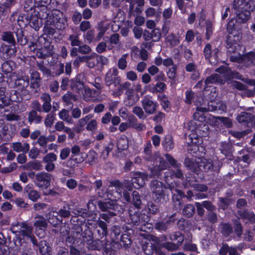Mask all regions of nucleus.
Listing matches in <instances>:
<instances>
[{"instance_id":"58836bf2","label":"nucleus","mask_w":255,"mask_h":255,"mask_svg":"<svg viewBox=\"0 0 255 255\" xmlns=\"http://www.w3.org/2000/svg\"><path fill=\"white\" fill-rule=\"evenodd\" d=\"M194 104L196 106V110L198 111L201 112H206L209 110V105H208V107H206L205 102L204 100L200 98H198V100L194 101Z\"/></svg>"},{"instance_id":"69168bd1","label":"nucleus","mask_w":255,"mask_h":255,"mask_svg":"<svg viewBox=\"0 0 255 255\" xmlns=\"http://www.w3.org/2000/svg\"><path fill=\"white\" fill-rule=\"evenodd\" d=\"M132 202L134 206L136 208L135 209H139L140 208V205L141 204V200L140 199L139 193L136 191H134L132 192Z\"/></svg>"},{"instance_id":"412c9836","label":"nucleus","mask_w":255,"mask_h":255,"mask_svg":"<svg viewBox=\"0 0 255 255\" xmlns=\"http://www.w3.org/2000/svg\"><path fill=\"white\" fill-rule=\"evenodd\" d=\"M87 247L91 250H100L103 249L106 244V240L99 239L94 240V238L87 244Z\"/></svg>"},{"instance_id":"3c124183","label":"nucleus","mask_w":255,"mask_h":255,"mask_svg":"<svg viewBox=\"0 0 255 255\" xmlns=\"http://www.w3.org/2000/svg\"><path fill=\"white\" fill-rule=\"evenodd\" d=\"M220 227L221 232L225 237H228L233 232V228L229 224L222 223Z\"/></svg>"},{"instance_id":"4c0bfd02","label":"nucleus","mask_w":255,"mask_h":255,"mask_svg":"<svg viewBox=\"0 0 255 255\" xmlns=\"http://www.w3.org/2000/svg\"><path fill=\"white\" fill-rule=\"evenodd\" d=\"M162 145L166 151L171 150L174 148L173 138L171 135H167L162 141Z\"/></svg>"},{"instance_id":"864d4df0","label":"nucleus","mask_w":255,"mask_h":255,"mask_svg":"<svg viewBox=\"0 0 255 255\" xmlns=\"http://www.w3.org/2000/svg\"><path fill=\"white\" fill-rule=\"evenodd\" d=\"M174 221L171 219L167 220L166 222H160L156 223L155 225V228L156 229L159 231H165L167 228L168 225L171 223L173 222Z\"/></svg>"},{"instance_id":"c756f323","label":"nucleus","mask_w":255,"mask_h":255,"mask_svg":"<svg viewBox=\"0 0 255 255\" xmlns=\"http://www.w3.org/2000/svg\"><path fill=\"white\" fill-rule=\"evenodd\" d=\"M252 10L236 11L237 20L239 22L245 23L250 18Z\"/></svg>"},{"instance_id":"2f4dec72","label":"nucleus","mask_w":255,"mask_h":255,"mask_svg":"<svg viewBox=\"0 0 255 255\" xmlns=\"http://www.w3.org/2000/svg\"><path fill=\"white\" fill-rule=\"evenodd\" d=\"M253 119V115L250 113L243 112L237 117V120L240 123L248 124L252 122Z\"/></svg>"},{"instance_id":"5701e85b","label":"nucleus","mask_w":255,"mask_h":255,"mask_svg":"<svg viewBox=\"0 0 255 255\" xmlns=\"http://www.w3.org/2000/svg\"><path fill=\"white\" fill-rule=\"evenodd\" d=\"M26 22H28L30 26L37 31L42 26V19L38 17L36 14L31 15L29 18L25 17Z\"/></svg>"},{"instance_id":"4468645a","label":"nucleus","mask_w":255,"mask_h":255,"mask_svg":"<svg viewBox=\"0 0 255 255\" xmlns=\"http://www.w3.org/2000/svg\"><path fill=\"white\" fill-rule=\"evenodd\" d=\"M216 72L220 73L223 75V76L227 79L231 78H236L237 79L244 81V79L242 78V76L237 72H232L231 69L226 66H222L216 70Z\"/></svg>"},{"instance_id":"f704fd0d","label":"nucleus","mask_w":255,"mask_h":255,"mask_svg":"<svg viewBox=\"0 0 255 255\" xmlns=\"http://www.w3.org/2000/svg\"><path fill=\"white\" fill-rule=\"evenodd\" d=\"M243 63L247 67L252 65H255V53L253 52L248 53L243 56Z\"/></svg>"},{"instance_id":"680f3d73","label":"nucleus","mask_w":255,"mask_h":255,"mask_svg":"<svg viewBox=\"0 0 255 255\" xmlns=\"http://www.w3.org/2000/svg\"><path fill=\"white\" fill-rule=\"evenodd\" d=\"M166 41L172 47L177 45L180 43L179 38L173 34H169L166 38Z\"/></svg>"},{"instance_id":"49530a36","label":"nucleus","mask_w":255,"mask_h":255,"mask_svg":"<svg viewBox=\"0 0 255 255\" xmlns=\"http://www.w3.org/2000/svg\"><path fill=\"white\" fill-rule=\"evenodd\" d=\"M161 35L159 29L155 28L152 30L151 32L148 33L147 37H145L146 40H148L152 38L154 41H158L161 38Z\"/></svg>"},{"instance_id":"f8f14e48","label":"nucleus","mask_w":255,"mask_h":255,"mask_svg":"<svg viewBox=\"0 0 255 255\" xmlns=\"http://www.w3.org/2000/svg\"><path fill=\"white\" fill-rule=\"evenodd\" d=\"M141 104L145 113L148 115L153 114L158 106L157 103L154 101L149 95H145L141 101Z\"/></svg>"},{"instance_id":"a19ab883","label":"nucleus","mask_w":255,"mask_h":255,"mask_svg":"<svg viewBox=\"0 0 255 255\" xmlns=\"http://www.w3.org/2000/svg\"><path fill=\"white\" fill-rule=\"evenodd\" d=\"M86 65L90 68H93L97 65V54L95 53H93L90 55H87Z\"/></svg>"},{"instance_id":"f3484780","label":"nucleus","mask_w":255,"mask_h":255,"mask_svg":"<svg viewBox=\"0 0 255 255\" xmlns=\"http://www.w3.org/2000/svg\"><path fill=\"white\" fill-rule=\"evenodd\" d=\"M197 158L198 160L194 157L192 158L186 157L184 161V164L189 170L198 174L199 168L200 169L199 167L200 160L198 159L199 157Z\"/></svg>"},{"instance_id":"052dcab7","label":"nucleus","mask_w":255,"mask_h":255,"mask_svg":"<svg viewBox=\"0 0 255 255\" xmlns=\"http://www.w3.org/2000/svg\"><path fill=\"white\" fill-rule=\"evenodd\" d=\"M195 212V207L191 204H187L183 209V214L187 217H191Z\"/></svg>"},{"instance_id":"a878e982","label":"nucleus","mask_w":255,"mask_h":255,"mask_svg":"<svg viewBox=\"0 0 255 255\" xmlns=\"http://www.w3.org/2000/svg\"><path fill=\"white\" fill-rule=\"evenodd\" d=\"M11 147L16 152L26 153L29 150L30 145L27 142H15L12 143Z\"/></svg>"},{"instance_id":"1a4fd4ad","label":"nucleus","mask_w":255,"mask_h":255,"mask_svg":"<svg viewBox=\"0 0 255 255\" xmlns=\"http://www.w3.org/2000/svg\"><path fill=\"white\" fill-rule=\"evenodd\" d=\"M154 160L153 161L155 166L152 168L150 170L152 173L151 176L155 177L158 176L160 175V172L162 170L165 169L167 167V163L161 156L159 153L156 152L154 153Z\"/></svg>"},{"instance_id":"72a5a7b5","label":"nucleus","mask_w":255,"mask_h":255,"mask_svg":"<svg viewBox=\"0 0 255 255\" xmlns=\"http://www.w3.org/2000/svg\"><path fill=\"white\" fill-rule=\"evenodd\" d=\"M98 205L99 208L103 212H107L109 209H114L116 206L115 203L113 201L106 202L99 201Z\"/></svg>"},{"instance_id":"dca6fc26","label":"nucleus","mask_w":255,"mask_h":255,"mask_svg":"<svg viewBox=\"0 0 255 255\" xmlns=\"http://www.w3.org/2000/svg\"><path fill=\"white\" fill-rule=\"evenodd\" d=\"M239 37L237 35H228L227 36L226 44L228 51L229 53H234L239 46L238 41Z\"/></svg>"},{"instance_id":"13d9d810","label":"nucleus","mask_w":255,"mask_h":255,"mask_svg":"<svg viewBox=\"0 0 255 255\" xmlns=\"http://www.w3.org/2000/svg\"><path fill=\"white\" fill-rule=\"evenodd\" d=\"M175 170L171 171H168L165 172V178L167 179L168 176L169 174L170 175H171L172 176H175L178 178H183V173L182 171L180 170L179 168L180 167H174ZM167 179H166L167 180Z\"/></svg>"},{"instance_id":"4be33fe9","label":"nucleus","mask_w":255,"mask_h":255,"mask_svg":"<svg viewBox=\"0 0 255 255\" xmlns=\"http://www.w3.org/2000/svg\"><path fill=\"white\" fill-rule=\"evenodd\" d=\"M40 99L43 102L41 107L42 112L46 113H49L52 109L51 104V98L50 96L48 94L44 93L41 95Z\"/></svg>"},{"instance_id":"79ce46f5","label":"nucleus","mask_w":255,"mask_h":255,"mask_svg":"<svg viewBox=\"0 0 255 255\" xmlns=\"http://www.w3.org/2000/svg\"><path fill=\"white\" fill-rule=\"evenodd\" d=\"M50 19L51 16H49V19L47 20L44 28L45 31L48 34H53L55 32V28H58V25L57 23L56 24L55 23V20L50 21Z\"/></svg>"},{"instance_id":"e433bc0d","label":"nucleus","mask_w":255,"mask_h":255,"mask_svg":"<svg viewBox=\"0 0 255 255\" xmlns=\"http://www.w3.org/2000/svg\"><path fill=\"white\" fill-rule=\"evenodd\" d=\"M15 34L17 37V42L21 45H25L28 41L26 36L23 34L22 28H17L15 31Z\"/></svg>"},{"instance_id":"6e6552de","label":"nucleus","mask_w":255,"mask_h":255,"mask_svg":"<svg viewBox=\"0 0 255 255\" xmlns=\"http://www.w3.org/2000/svg\"><path fill=\"white\" fill-rule=\"evenodd\" d=\"M119 71L117 68L110 69L107 73L105 82L107 86L110 89L111 86L114 85L115 87L119 86L121 82V78L118 76Z\"/></svg>"},{"instance_id":"0e129e2a","label":"nucleus","mask_w":255,"mask_h":255,"mask_svg":"<svg viewBox=\"0 0 255 255\" xmlns=\"http://www.w3.org/2000/svg\"><path fill=\"white\" fill-rule=\"evenodd\" d=\"M14 65V63L12 61H6L5 62H4L1 65V70L3 72L5 73H9V74L11 73V72L13 70V66Z\"/></svg>"},{"instance_id":"c9c22d12","label":"nucleus","mask_w":255,"mask_h":255,"mask_svg":"<svg viewBox=\"0 0 255 255\" xmlns=\"http://www.w3.org/2000/svg\"><path fill=\"white\" fill-rule=\"evenodd\" d=\"M62 100L66 103L67 106H69V108H72L73 107V103L72 101H77V98L76 95L68 92L63 96Z\"/></svg>"},{"instance_id":"4d7b16f0","label":"nucleus","mask_w":255,"mask_h":255,"mask_svg":"<svg viewBox=\"0 0 255 255\" xmlns=\"http://www.w3.org/2000/svg\"><path fill=\"white\" fill-rule=\"evenodd\" d=\"M216 122H221L228 128H231L233 126L232 120L228 117H216L214 118Z\"/></svg>"},{"instance_id":"c85d7f7f","label":"nucleus","mask_w":255,"mask_h":255,"mask_svg":"<svg viewBox=\"0 0 255 255\" xmlns=\"http://www.w3.org/2000/svg\"><path fill=\"white\" fill-rule=\"evenodd\" d=\"M152 145L150 141H148L145 145L143 150V158L145 160L149 161H153L154 160V154H152Z\"/></svg>"},{"instance_id":"338daca9","label":"nucleus","mask_w":255,"mask_h":255,"mask_svg":"<svg viewBox=\"0 0 255 255\" xmlns=\"http://www.w3.org/2000/svg\"><path fill=\"white\" fill-rule=\"evenodd\" d=\"M128 140L127 138H120L117 142V147L119 151H122L128 148Z\"/></svg>"},{"instance_id":"a18cd8bd","label":"nucleus","mask_w":255,"mask_h":255,"mask_svg":"<svg viewBox=\"0 0 255 255\" xmlns=\"http://www.w3.org/2000/svg\"><path fill=\"white\" fill-rule=\"evenodd\" d=\"M59 118L68 124H72L74 122L72 118L70 116L69 112L65 109H62L59 113Z\"/></svg>"},{"instance_id":"aec40b11","label":"nucleus","mask_w":255,"mask_h":255,"mask_svg":"<svg viewBox=\"0 0 255 255\" xmlns=\"http://www.w3.org/2000/svg\"><path fill=\"white\" fill-rule=\"evenodd\" d=\"M6 89L5 88H0V108H3L9 105L10 101L16 102V100L12 95L10 97H6L5 95Z\"/></svg>"},{"instance_id":"cd10ccee","label":"nucleus","mask_w":255,"mask_h":255,"mask_svg":"<svg viewBox=\"0 0 255 255\" xmlns=\"http://www.w3.org/2000/svg\"><path fill=\"white\" fill-rule=\"evenodd\" d=\"M198 159L200 160L199 167L200 169L199 168V171H204L207 172L212 169L213 164L211 159L200 158H198Z\"/></svg>"},{"instance_id":"0eeeda50","label":"nucleus","mask_w":255,"mask_h":255,"mask_svg":"<svg viewBox=\"0 0 255 255\" xmlns=\"http://www.w3.org/2000/svg\"><path fill=\"white\" fill-rule=\"evenodd\" d=\"M203 53L204 57L211 64H216L219 60V49L207 43L204 47Z\"/></svg>"},{"instance_id":"423d86ee","label":"nucleus","mask_w":255,"mask_h":255,"mask_svg":"<svg viewBox=\"0 0 255 255\" xmlns=\"http://www.w3.org/2000/svg\"><path fill=\"white\" fill-rule=\"evenodd\" d=\"M7 82L10 84L12 86L17 87L21 90H25L29 85V80L28 76H22L18 77L16 72H12L10 73L7 79Z\"/></svg>"},{"instance_id":"a211bd4d","label":"nucleus","mask_w":255,"mask_h":255,"mask_svg":"<svg viewBox=\"0 0 255 255\" xmlns=\"http://www.w3.org/2000/svg\"><path fill=\"white\" fill-rule=\"evenodd\" d=\"M123 184L120 181L118 180L113 181L110 182V185L108 189V192L110 191V188H115V192L113 193L111 197H113L112 200H117L119 199L122 197L121 189L123 188Z\"/></svg>"},{"instance_id":"5fc2aeb1","label":"nucleus","mask_w":255,"mask_h":255,"mask_svg":"<svg viewBox=\"0 0 255 255\" xmlns=\"http://www.w3.org/2000/svg\"><path fill=\"white\" fill-rule=\"evenodd\" d=\"M54 113L48 114L46 115L44 121V125L46 128L52 127L56 119Z\"/></svg>"},{"instance_id":"37998d69","label":"nucleus","mask_w":255,"mask_h":255,"mask_svg":"<svg viewBox=\"0 0 255 255\" xmlns=\"http://www.w3.org/2000/svg\"><path fill=\"white\" fill-rule=\"evenodd\" d=\"M226 110V106L223 103L220 102L216 103L214 102L211 101L210 103H209V110L211 111H225Z\"/></svg>"},{"instance_id":"de8ad7c7","label":"nucleus","mask_w":255,"mask_h":255,"mask_svg":"<svg viewBox=\"0 0 255 255\" xmlns=\"http://www.w3.org/2000/svg\"><path fill=\"white\" fill-rule=\"evenodd\" d=\"M36 66L38 68V69L42 72L45 77L49 78L51 76V72L50 70L44 65L43 61L40 62H37Z\"/></svg>"},{"instance_id":"9d476101","label":"nucleus","mask_w":255,"mask_h":255,"mask_svg":"<svg viewBox=\"0 0 255 255\" xmlns=\"http://www.w3.org/2000/svg\"><path fill=\"white\" fill-rule=\"evenodd\" d=\"M52 175L45 171L38 172L35 175V185L39 188L47 189L50 185Z\"/></svg>"},{"instance_id":"f03ea898","label":"nucleus","mask_w":255,"mask_h":255,"mask_svg":"<svg viewBox=\"0 0 255 255\" xmlns=\"http://www.w3.org/2000/svg\"><path fill=\"white\" fill-rule=\"evenodd\" d=\"M10 230L20 239H30L34 245H37V240L33 234V228L26 222L15 221L11 224Z\"/></svg>"},{"instance_id":"39448f33","label":"nucleus","mask_w":255,"mask_h":255,"mask_svg":"<svg viewBox=\"0 0 255 255\" xmlns=\"http://www.w3.org/2000/svg\"><path fill=\"white\" fill-rule=\"evenodd\" d=\"M146 180H147V174L142 172H135L133 174L131 182L129 181H125V186L129 191H131L133 187L139 189L143 186Z\"/></svg>"},{"instance_id":"8fccbe9b","label":"nucleus","mask_w":255,"mask_h":255,"mask_svg":"<svg viewBox=\"0 0 255 255\" xmlns=\"http://www.w3.org/2000/svg\"><path fill=\"white\" fill-rule=\"evenodd\" d=\"M79 34H72L69 36L68 40L70 41L72 46H78L81 45L82 41L80 40Z\"/></svg>"},{"instance_id":"774afa93","label":"nucleus","mask_w":255,"mask_h":255,"mask_svg":"<svg viewBox=\"0 0 255 255\" xmlns=\"http://www.w3.org/2000/svg\"><path fill=\"white\" fill-rule=\"evenodd\" d=\"M220 81V76L218 74H214L207 77L205 81V83L206 85L209 84H214L219 82Z\"/></svg>"},{"instance_id":"2eb2a0df","label":"nucleus","mask_w":255,"mask_h":255,"mask_svg":"<svg viewBox=\"0 0 255 255\" xmlns=\"http://www.w3.org/2000/svg\"><path fill=\"white\" fill-rule=\"evenodd\" d=\"M94 202V200H91L87 203V208L89 212H90V213H87L86 210L82 209H81V211L79 213V215H82L84 218H88V221L90 220L95 221L96 219L97 214L93 213L96 208V206Z\"/></svg>"},{"instance_id":"bb28decb","label":"nucleus","mask_w":255,"mask_h":255,"mask_svg":"<svg viewBox=\"0 0 255 255\" xmlns=\"http://www.w3.org/2000/svg\"><path fill=\"white\" fill-rule=\"evenodd\" d=\"M30 87L33 88H38L40 85L41 78L39 73L34 70H32L30 72Z\"/></svg>"},{"instance_id":"20e7f679","label":"nucleus","mask_w":255,"mask_h":255,"mask_svg":"<svg viewBox=\"0 0 255 255\" xmlns=\"http://www.w3.org/2000/svg\"><path fill=\"white\" fill-rule=\"evenodd\" d=\"M188 137L190 140V142H188V152L194 157L201 156L204 151V148L199 145L202 142V138L199 136L196 133H192Z\"/></svg>"},{"instance_id":"e2e57ef3","label":"nucleus","mask_w":255,"mask_h":255,"mask_svg":"<svg viewBox=\"0 0 255 255\" xmlns=\"http://www.w3.org/2000/svg\"><path fill=\"white\" fill-rule=\"evenodd\" d=\"M2 39L13 46L15 45V40L12 33L10 32H3L2 35Z\"/></svg>"},{"instance_id":"7ed1b4c3","label":"nucleus","mask_w":255,"mask_h":255,"mask_svg":"<svg viewBox=\"0 0 255 255\" xmlns=\"http://www.w3.org/2000/svg\"><path fill=\"white\" fill-rule=\"evenodd\" d=\"M139 209L133 206L130 207L128 213L130 223L135 226H141L139 230L145 231V227L150 229L151 225L147 223L149 220L148 216L145 214H141Z\"/></svg>"},{"instance_id":"b1692460","label":"nucleus","mask_w":255,"mask_h":255,"mask_svg":"<svg viewBox=\"0 0 255 255\" xmlns=\"http://www.w3.org/2000/svg\"><path fill=\"white\" fill-rule=\"evenodd\" d=\"M96 225L95 228L97 229L98 237L101 239L106 237L108 234V228L106 223L99 219L97 221Z\"/></svg>"},{"instance_id":"393cba45","label":"nucleus","mask_w":255,"mask_h":255,"mask_svg":"<svg viewBox=\"0 0 255 255\" xmlns=\"http://www.w3.org/2000/svg\"><path fill=\"white\" fill-rule=\"evenodd\" d=\"M0 52L3 54V56L5 55L6 58H10L14 56L16 50L15 45L9 46L6 44H2L0 48Z\"/></svg>"},{"instance_id":"bf43d9fd","label":"nucleus","mask_w":255,"mask_h":255,"mask_svg":"<svg viewBox=\"0 0 255 255\" xmlns=\"http://www.w3.org/2000/svg\"><path fill=\"white\" fill-rule=\"evenodd\" d=\"M39 251L42 255H49L50 248L47 245L46 241H41L39 244Z\"/></svg>"},{"instance_id":"9b49d317","label":"nucleus","mask_w":255,"mask_h":255,"mask_svg":"<svg viewBox=\"0 0 255 255\" xmlns=\"http://www.w3.org/2000/svg\"><path fill=\"white\" fill-rule=\"evenodd\" d=\"M233 8L236 11L255 10V1L252 0H234Z\"/></svg>"},{"instance_id":"ea45409f","label":"nucleus","mask_w":255,"mask_h":255,"mask_svg":"<svg viewBox=\"0 0 255 255\" xmlns=\"http://www.w3.org/2000/svg\"><path fill=\"white\" fill-rule=\"evenodd\" d=\"M56 212L51 211L46 215V218L49 222L54 227L59 223L62 222V220L58 217L57 214H56Z\"/></svg>"},{"instance_id":"7c9ffc66","label":"nucleus","mask_w":255,"mask_h":255,"mask_svg":"<svg viewBox=\"0 0 255 255\" xmlns=\"http://www.w3.org/2000/svg\"><path fill=\"white\" fill-rule=\"evenodd\" d=\"M27 119L30 124L33 123L38 124L42 121V117L38 115L35 110H31L28 114Z\"/></svg>"},{"instance_id":"6e6d98bb","label":"nucleus","mask_w":255,"mask_h":255,"mask_svg":"<svg viewBox=\"0 0 255 255\" xmlns=\"http://www.w3.org/2000/svg\"><path fill=\"white\" fill-rule=\"evenodd\" d=\"M169 239L171 241H177V244L181 245L184 241V237L181 233L179 232H176L171 233L169 235Z\"/></svg>"},{"instance_id":"6ab92c4d","label":"nucleus","mask_w":255,"mask_h":255,"mask_svg":"<svg viewBox=\"0 0 255 255\" xmlns=\"http://www.w3.org/2000/svg\"><path fill=\"white\" fill-rule=\"evenodd\" d=\"M24 192L27 196L28 199L33 202L36 201L40 198V193L34 189L32 185L27 184L24 189Z\"/></svg>"},{"instance_id":"f257e3e1","label":"nucleus","mask_w":255,"mask_h":255,"mask_svg":"<svg viewBox=\"0 0 255 255\" xmlns=\"http://www.w3.org/2000/svg\"><path fill=\"white\" fill-rule=\"evenodd\" d=\"M93 238V233L89 228L84 230L79 226H75L70 236L66 238V242L70 244L80 245L89 243Z\"/></svg>"},{"instance_id":"ddd939ff","label":"nucleus","mask_w":255,"mask_h":255,"mask_svg":"<svg viewBox=\"0 0 255 255\" xmlns=\"http://www.w3.org/2000/svg\"><path fill=\"white\" fill-rule=\"evenodd\" d=\"M164 186L163 183L156 180H152L150 184L151 190L154 195L153 198L155 201L160 202L164 198L165 194L163 192Z\"/></svg>"},{"instance_id":"c03bdc74","label":"nucleus","mask_w":255,"mask_h":255,"mask_svg":"<svg viewBox=\"0 0 255 255\" xmlns=\"http://www.w3.org/2000/svg\"><path fill=\"white\" fill-rule=\"evenodd\" d=\"M93 117V115L90 114L86 116L85 117L80 119L78 122V126L76 131L79 132L80 129L83 128L86 125L87 126L88 122Z\"/></svg>"},{"instance_id":"603ef678","label":"nucleus","mask_w":255,"mask_h":255,"mask_svg":"<svg viewBox=\"0 0 255 255\" xmlns=\"http://www.w3.org/2000/svg\"><path fill=\"white\" fill-rule=\"evenodd\" d=\"M34 226L38 228H46L47 226L46 220L41 216H37L35 218Z\"/></svg>"},{"instance_id":"473e14b6","label":"nucleus","mask_w":255,"mask_h":255,"mask_svg":"<svg viewBox=\"0 0 255 255\" xmlns=\"http://www.w3.org/2000/svg\"><path fill=\"white\" fill-rule=\"evenodd\" d=\"M70 210V205L66 203L58 212L56 213V214H57L61 218H68L71 215Z\"/></svg>"},{"instance_id":"09e8293b","label":"nucleus","mask_w":255,"mask_h":255,"mask_svg":"<svg viewBox=\"0 0 255 255\" xmlns=\"http://www.w3.org/2000/svg\"><path fill=\"white\" fill-rule=\"evenodd\" d=\"M240 215L242 218L246 220V221L250 222L252 223L255 222V215L253 212H250L248 211H244L240 213Z\"/></svg>"}]
</instances>
